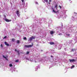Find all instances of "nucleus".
Here are the masks:
<instances>
[{
    "label": "nucleus",
    "mask_w": 77,
    "mask_h": 77,
    "mask_svg": "<svg viewBox=\"0 0 77 77\" xmlns=\"http://www.w3.org/2000/svg\"><path fill=\"white\" fill-rule=\"evenodd\" d=\"M55 7L56 9V10H54V9H53V11L55 13H57V12H58V11L57 10V4H56L55 5Z\"/></svg>",
    "instance_id": "1"
},
{
    "label": "nucleus",
    "mask_w": 77,
    "mask_h": 77,
    "mask_svg": "<svg viewBox=\"0 0 77 77\" xmlns=\"http://www.w3.org/2000/svg\"><path fill=\"white\" fill-rule=\"evenodd\" d=\"M33 46V44H32V45H25V47L26 48H29L30 47H32Z\"/></svg>",
    "instance_id": "2"
},
{
    "label": "nucleus",
    "mask_w": 77,
    "mask_h": 77,
    "mask_svg": "<svg viewBox=\"0 0 77 77\" xmlns=\"http://www.w3.org/2000/svg\"><path fill=\"white\" fill-rule=\"evenodd\" d=\"M65 36L66 37H67V38H69L70 37L71 35L68 33L66 32V34Z\"/></svg>",
    "instance_id": "3"
},
{
    "label": "nucleus",
    "mask_w": 77,
    "mask_h": 77,
    "mask_svg": "<svg viewBox=\"0 0 77 77\" xmlns=\"http://www.w3.org/2000/svg\"><path fill=\"white\" fill-rule=\"evenodd\" d=\"M16 14L17 16H18V17H19L20 16V12H19V11H16Z\"/></svg>",
    "instance_id": "4"
},
{
    "label": "nucleus",
    "mask_w": 77,
    "mask_h": 77,
    "mask_svg": "<svg viewBox=\"0 0 77 77\" xmlns=\"http://www.w3.org/2000/svg\"><path fill=\"white\" fill-rule=\"evenodd\" d=\"M4 20L6 21V22H10V21H11L12 20H11L8 19H4Z\"/></svg>",
    "instance_id": "5"
},
{
    "label": "nucleus",
    "mask_w": 77,
    "mask_h": 77,
    "mask_svg": "<svg viewBox=\"0 0 77 77\" xmlns=\"http://www.w3.org/2000/svg\"><path fill=\"white\" fill-rule=\"evenodd\" d=\"M35 36H32V37L30 38H29V41H32V39H35Z\"/></svg>",
    "instance_id": "6"
},
{
    "label": "nucleus",
    "mask_w": 77,
    "mask_h": 77,
    "mask_svg": "<svg viewBox=\"0 0 77 77\" xmlns=\"http://www.w3.org/2000/svg\"><path fill=\"white\" fill-rule=\"evenodd\" d=\"M69 62H75V60H74V59H69Z\"/></svg>",
    "instance_id": "7"
},
{
    "label": "nucleus",
    "mask_w": 77,
    "mask_h": 77,
    "mask_svg": "<svg viewBox=\"0 0 77 77\" xmlns=\"http://www.w3.org/2000/svg\"><path fill=\"white\" fill-rule=\"evenodd\" d=\"M62 29H63L62 28H60V27L59 28H58V30H60V32H62Z\"/></svg>",
    "instance_id": "8"
},
{
    "label": "nucleus",
    "mask_w": 77,
    "mask_h": 77,
    "mask_svg": "<svg viewBox=\"0 0 77 77\" xmlns=\"http://www.w3.org/2000/svg\"><path fill=\"white\" fill-rule=\"evenodd\" d=\"M5 44L6 45H7V46H9V45L6 42H5Z\"/></svg>",
    "instance_id": "9"
},
{
    "label": "nucleus",
    "mask_w": 77,
    "mask_h": 77,
    "mask_svg": "<svg viewBox=\"0 0 77 77\" xmlns=\"http://www.w3.org/2000/svg\"><path fill=\"white\" fill-rule=\"evenodd\" d=\"M72 20L73 21L75 20V18H74V17L73 16H72L71 18Z\"/></svg>",
    "instance_id": "10"
},
{
    "label": "nucleus",
    "mask_w": 77,
    "mask_h": 77,
    "mask_svg": "<svg viewBox=\"0 0 77 77\" xmlns=\"http://www.w3.org/2000/svg\"><path fill=\"white\" fill-rule=\"evenodd\" d=\"M49 44H50L51 45H53L54 44V43L53 42H50Z\"/></svg>",
    "instance_id": "11"
},
{
    "label": "nucleus",
    "mask_w": 77,
    "mask_h": 77,
    "mask_svg": "<svg viewBox=\"0 0 77 77\" xmlns=\"http://www.w3.org/2000/svg\"><path fill=\"white\" fill-rule=\"evenodd\" d=\"M74 40L75 41H76V42H77V37H76L75 38Z\"/></svg>",
    "instance_id": "12"
},
{
    "label": "nucleus",
    "mask_w": 77,
    "mask_h": 77,
    "mask_svg": "<svg viewBox=\"0 0 77 77\" xmlns=\"http://www.w3.org/2000/svg\"><path fill=\"white\" fill-rule=\"evenodd\" d=\"M50 33L51 34V35H52L53 34V33H54V32L53 31H51Z\"/></svg>",
    "instance_id": "13"
},
{
    "label": "nucleus",
    "mask_w": 77,
    "mask_h": 77,
    "mask_svg": "<svg viewBox=\"0 0 77 77\" xmlns=\"http://www.w3.org/2000/svg\"><path fill=\"white\" fill-rule=\"evenodd\" d=\"M63 17L65 18L66 17H67V15H63Z\"/></svg>",
    "instance_id": "14"
},
{
    "label": "nucleus",
    "mask_w": 77,
    "mask_h": 77,
    "mask_svg": "<svg viewBox=\"0 0 77 77\" xmlns=\"http://www.w3.org/2000/svg\"><path fill=\"white\" fill-rule=\"evenodd\" d=\"M15 51H17V52L18 53V54H20V53H19V51H17V49H15Z\"/></svg>",
    "instance_id": "15"
},
{
    "label": "nucleus",
    "mask_w": 77,
    "mask_h": 77,
    "mask_svg": "<svg viewBox=\"0 0 77 77\" xmlns=\"http://www.w3.org/2000/svg\"><path fill=\"white\" fill-rule=\"evenodd\" d=\"M3 57L4 58H5V59H6V60H8V59H7V58H6V57H5V56H4V55H3Z\"/></svg>",
    "instance_id": "16"
},
{
    "label": "nucleus",
    "mask_w": 77,
    "mask_h": 77,
    "mask_svg": "<svg viewBox=\"0 0 77 77\" xmlns=\"http://www.w3.org/2000/svg\"><path fill=\"white\" fill-rule=\"evenodd\" d=\"M20 43V41L19 40H17V44H19Z\"/></svg>",
    "instance_id": "17"
},
{
    "label": "nucleus",
    "mask_w": 77,
    "mask_h": 77,
    "mask_svg": "<svg viewBox=\"0 0 77 77\" xmlns=\"http://www.w3.org/2000/svg\"><path fill=\"white\" fill-rule=\"evenodd\" d=\"M44 1H45V2H46V3H48V0H44Z\"/></svg>",
    "instance_id": "18"
},
{
    "label": "nucleus",
    "mask_w": 77,
    "mask_h": 77,
    "mask_svg": "<svg viewBox=\"0 0 77 77\" xmlns=\"http://www.w3.org/2000/svg\"><path fill=\"white\" fill-rule=\"evenodd\" d=\"M9 66H10V67H11V66H12V64H10L9 65Z\"/></svg>",
    "instance_id": "19"
},
{
    "label": "nucleus",
    "mask_w": 77,
    "mask_h": 77,
    "mask_svg": "<svg viewBox=\"0 0 77 77\" xmlns=\"http://www.w3.org/2000/svg\"><path fill=\"white\" fill-rule=\"evenodd\" d=\"M23 39L24 40H26V39H27V38H26V37H24V38H23Z\"/></svg>",
    "instance_id": "20"
},
{
    "label": "nucleus",
    "mask_w": 77,
    "mask_h": 77,
    "mask_svg": "<svg viewBox=\"0 0 77 77\" xmlns=\"http://www.w3.org/2000/svg\"><path fill=\"white\" fill-rule=\"evenodd\" d=\"M15 41V39H12V41H13V42H14V41Z\"/></svg>",
    "instance_id": "21"
},
{
    "label": "nucleus",
    "mask_w": 77,
    "mask_h": 77,
    "mask_svg": "<svg viewBox=\"0 0 77 77\" xmlns=\"http://www.w3.org/2000/svg\"><path fill=\"white\" fill-rule=\"evenodd\" d=\"M18 61H19L18 60H16L15 62H18Z\"/></svg>",
    "instance_id": "22"
},
{
    "label": "nucleus",
    "mask_w": 77,
    "mask_h": 77,
    "mask_svg": "<svg viewBox=\"0 0 77 77\" xmlns=\"http://www.w3.org/2000/svg\"><path fill=\"white\" fill-rule=\"evenodd\" d=\"M29 54V51H27L26 53V54Z\"/></svg>",
    "instance_id": "23"
},
{
    "label": "nucleus",
    "mask_w": 77,
    "mask_h": 77,
    "mask_svg": "<svg viewBox=\"0 0 77 77\" xmlns=\"http://www.w3.org/2000/svg\"><path fill=\"white\" fill-rule=\"evenodd\" d=\"M35 3L36 5H38V3L37 2H35Z\"/></svg>",
    "instance_id": "24"
},
{
    "label": "nucleus",
    "mask_w": 77,
    "mask_h": 77,
    "mask_svg": "<svg viewBox=\"0 0 77 77\" xmlns=\"http://www.w3.org/2000/svg\"><path fill=\"white\" fill-rule=\"evenodd\" d=\"M74 67H75V66L74 65H73L71 66V68H74Z\"/></svg>",
    "instance_id": "25"
},
{
    "label": "nucleus",
    "mask_w": 77,
    "mask_h": 77,
    "mask_svg": "<svg viewBox=\"0 0 77 77\" xmlns=\"http://www.w3.org/2000/svg\"><path fill=\"white\" fill-rule=\"evenodd\" d=\"M22 3H24V0H21Z\"/></svg>",
    "instance_id": "26"
},
{
    "label": "nucleus",
    "mask_w": 77,
    "mask_h": 77,
    "mask_svg": "<svg viewBox=\"0 0 77 77\" xmlns=\"http://www.w3.org/2000/svg\"><path fill=\"white\" fill-rule=\"evenodd\" d=\"M59 8H60V9H61V8H62V7H61V6L59 5Z\"/></svg>",
    "instance_id": "27"
},
{
    "label": "nucleus",
    "mask_w": 77,
    "mask_h": 77,
    "mask_svg": "<svg viewBox=\"0 0 77 77\" xmlns=\"http://www.w3.org/2000/svg\"><path fill=\"white\" fill-rule=\"evenodd\" d=\"M59 35H62V34L61 33H60V34H59Z\"/></svg>",
    "instance_id": "28"
},
{
    "label": "nucleus",
    "mask_w": 77,
    "mask_h": 77,
    "mask_svg": "<svg viewBox=\"0 0 77 77\" xmlns=\"http://www.w3.org/2000/svg\"><path fill=\"white\" fill-rule=\"evenodd\" d=\"M74 50H75V49H72V51H74Z\"/></svg>",
    "instance_id": "29"
},
{
    "label": "nucleus",
    "mask_w": 77,
    "mask_h": 77,
    "mask_svg": "<svg viewBox=\"0 0 77 77\" xmlns=\"http://www.w3.org/2000/svg\"><path fill=\"white\" fill-rule=\"evenodd\" d=\"M30 61H31V62H33V60L32 59H30Z\"/></svg>",
    "instance_id": "30"
},
{
    "label": "nucleus",
    "mask_w": 77,
    "mask_h": 77,
    "mask_svg": "<svg viewBox=\"0 0 77 77\" xmlns=\"http://www.w3.org/2000/svg\"><path fill=\"white\" fill-rule=\"evenodd\" d=\"M6 38V36H5L4 37V39H5Z\"/></svg>",
    "instance_id": "31"
},
{
    "label": "nucleus",
    "mask_w": 77,
    "mask_h": 77,
    "mask_svg": "<svg viewBox=\"0 0 77 77\" xmlns=\"http://www.w3.org/2000/svg\"><path fill=\"white\" fill-rule=\"evenodd\" d=\"M1 47L2 48V47H3V45L2 44H1Z\"/></svg>",
    "instance_id": "32"
},
{
    "label": "nucleus",
    "mask_w": 77,
    "mask_h": 77,
    "mask_svg": "<svg viewBox=\"0 0 77 77\" xmlns=\"http://www.w3.org/2000/svg\"><path fill=\"white\" fill-rule=\"evenodd\" d=\"M49 2H51V0H49Z\"/></svg>",
    "instance_id": "33"
},
{
    "label": "nucleus",
    "mask_w": 77,
    "mask_h": 77,
    "mask_svg": "<svg viewBox=\"0 0 77 77\" xmlns=\"http://www.w3.org/2000/svg\"><path fill=\"white\" fill-rule=\"evenodd\" d=\"M74 14H77V13H76L75 12H74Z\"/></svg>",
    "instance_id": "34"
},
{
    "label": "nucleus",
    "mask_w": 77,
    "mask_h": 77,
    "mask_svg": "<svg viewBox=\"0 0 77 77\" xmlns=\"http://www.w3.org/2000/svg\"><path fill=\"white\" fill-rule=\"evenodd\" d=\"M4 17H5V18H6V16H4Z\"/></svg>",
    "instance_id": "35"
},
{
    "label": "nucleus",
    "mask_w": 77,
    "mask_h": 77,
    "mask_svg": "<svg viewBox=\"0 0 77 77\" xmlns=\"http://www.w3.org/2000/svg\"><path fill=\"white\" fill-rule=\"evenodd\" d=\"M51 57H53V56L51 55Z\"/></svg>",
    "instance_id": "36"
},
{
    "label": "nucleus",
    "mask_w": 77,
    "mask_h": 77,
    "mask_svg": "<svg viewBox=\"0 0 77 77\" xmlns=\"http://www.w3.org/2000/svg\"><path fill=\"white\" fill-rule=\"evenodd\" d=\"M34 62L36 63V62H36V61H34Z\"/></svg>",
    "instance_id": "37"
},
{
    "label": "nucleus",
    "mask_w": 77,
    "mask_h": 77,
    "mask_svg": "<svg viewBox=\"0 0 77 77\" xmlns=\"http://www.w3.org/2000/svg\"><path fill=\"white\" fill-rule=\"evenodd\" d=\"M26 59H27V60H28V58H26Z\"/></svg>",
    "instance_id": "38"
},
{
    "label": "nucleus",
    "mask_w": 77,
    "mask_h": 77,
    "mask_svg": "<svg viewBox=\"0 0 77 77\" xmlns=\"http://www.w3.org/2000/svg\"><path fill=\"white\" fill-rule=\"evenodd\" d=\"M71 68V69H72L73 68Z\"/></svg>",
    "instance_id": "39"
},
{
    "label": "nucleus",
    "mask_w": 77,
    "mask_h": 77,
    "mask_svg": "<svg viewBox=\"0 0 77 77\" xmlns=\"http://www.w3.org/2000/svg\"><path fill=\"white\" fill-rule=\"evenodd\" d=\"M64 50H66V48H65Z\"/></svg>",
    "instance_id": "40"
},
{
    "label": "nucleus",
    "mask_w": 77,
    "mask_h": 77,
    "mask_svg": "<svg viewBox=\"0 0 77 77\" xmlns=\"http://www.w3.org/2000/svg\"><path fill=\"white\" fill-rule=\"evenodd\" d=\"M43 2H44V3H45V2H44L43 1Z\"/></svg>",
    "instance_id": "41"
},
{
    "label": "nucleus",
    "mask_w": 77,
    "mask_h": 77,
    "mask_svg": "<svg viewBox=\"0 0 77 77\" xmlns=\"http://www.w3.org/2000/svg\"><path fill=\"white\" fill-rule=\"evenodd\" d=\"M60 48H59V49H60Z\"/></svg>",
    "instance_id": "42"
},
{
    "label": "nucleus",
    "mask_w": 77,
    "mask_h": 77,
    "mask_svg": "<svg viewBox=\"0 0 77 77\" xmlns=\"http://www.w3.org/2000/svg\"><path fill=\"white\" fill-rule=\"evenodd\" d=\"M49 4H50V2H49Z\"/></svg>",
    "instance_id": "43"
},
{
    "label": "nucleus",
    "mask_w": 77,
    "mask_h": 77,
    "mask_svg": "<svg viewBox=\"0 0 77 77\" xmlns=\"http://www.w3.org/2000/svg\"><path fill=\"white\" fill-rule=\"evenodd\" d=\"M70 1H71V0H69Z\"/></svg>",
    "instance_id": "44"
},
{
    "label": "nucleus",
    "mask_w": 77,
    "mask_h": 77,
    "mask_svg": "<svg viewBox=\"0 0 77 77\" xmlns=\"http://www.w3.org/2000/svg\"><path fill=\"white\" fill-rule=\"evenodd\" d=\"M59 47H60V46H59Z\"/></svg>",
    "instance_id": "45"
}]
</instances>
